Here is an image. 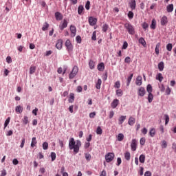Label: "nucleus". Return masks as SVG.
<instances>
[{
	"instance_id": "obj_1",
	"label": "nucleus",
	"mask_w": 176,
	"mask_h": 176,
	"mask_svg": "<svg viewBox=\"0 0 176 176\" xmlns=\"http://www.w3.org/2000/svg\"><path fill=\"white\" fill-rule=\"evenodd\" d=\"M82 146V142L80 140H76L75 141V139L74 138H71L69 140V148L70 151L74 150V153L75 155L76 153H79V149Z\"/></svg>"
},
{
	"instance_id": "obj_2",
	"label": "nucleus",
	"mask_w": 176,
	"mask_h": 176,
	"mask_svg": "<svg viewBox=\"0 0 176 176\" xmlns=\"http://www.w3.org/2000/svg\"><path fill=\"white\" fill-rule=\"evenodd\" d=\"M124 27L125 29H126V31H128V33L130 35H134L135 34V30L134 29V26L131 25L130 23H126L124 25Z\"/></svg>"
},
{
	"instance_id": "obj_3",
	"label": "nucleus",
	"mask_w": 176,
	"mask_h": 176,
	"mask_svg": "<svg viewBox=\"0 0 176 176\" xmlns=\"http://www.w3.org/2000/svg\"><path fill=\"white\" fill-rule=\"evenodd\" d=\"M79 72V67L78 66H74L72 69V71L69 74V79H74V76L78 75V72Z\"/></svg>"
},
{
	"instance_id": "obj_4",
	"label": "nucleus",
	"mask_w": 176,
	"mask_h": 176,
	"mask_svg": "<svg viewBox=\"0 0 176 176\" xmlns=\"http://www.w3.org/2000/svg\"><path fill=\"white\" fill-rule=\"evenodd\" d=\"M113 159H115V154L113 153H109L105 155L107 163H111Z\"/></svg>"
},
{
	"instance_id": "obj_5",
	"label": "nucleus",
	"mask_w": 176,
	"mask_h": 176,
	"mask_svg": "<svg viewBox=\"0 0 176 176\" xmlns=\"http://www.w3.org/2000/svg\"><path fill=\"white\" fill-rule=\"evenodd\" d=\"M65 47L69 53H70V52H72V50H74V45H72V43H71V41H69V39H67L66 41Z\"/></svg>"
},
{
	"instance_id": "obj_6",
	"label": "nucleus",
	"mask_w": 176,
	"mask_h": 176,
	"mask_svg": "<svg viewBox=\"0 0 176 176\" xmlns=\"http://www.w3.org/2000/svg\"><path fill=\"white\" fill-rule=\"evenodd\" d=\"M68 27V22L67 19H63V21L60 22L59 25V28L61 31L64 30V28H67Z\"/></svg>"
},
{
	"instance_id": "obj_7",
	"label": "nucleus",
	"mask_w": 176,
	"mask_h": 176,
	"mask_svg": "<svg viewBox=\"0 0 176 176\" xmlns=\"http://www.w3.org/2000/svg\"><path fill=\"white\" fill-rule=\"evenodd\" d=\"M146 93V91H145V88L141 87L138 89V95L140 97H144L145 96V94Z\"/></svg>"
},
{
	"instance_id": "obj_8",
	"label": "nucleus",
	"mask_w": 176,
	"mask_h": 176,
	"mask_svg": "<svg viewBox=\"0 0 176 176\" xmlns=\"http://www.w3.org/2000/svg\"><path fill=\"white\" fill-rule=\"evenodd\" d=\"M88 21H89V25H91L92 27L96 25V24H97V19L93 16L89 17Z\"/></svg>"
},
{
	"instance_id": "obj_9",
	"label": "nucleus",
	"mask_w": 176,
	"mask_h": 176,
	"mask_svg": "<svg viewBox=\"0 0 176 176\" xmlns=\"http://www.w3.org/2000/svg\"><path fill=\"white\" fill-rule=\"evenodd\" d=\"M131 148L133 152H135V151H137V140L135 139L132 140V142L131 144Z\"/></svg>"
},
{
	"instance_id": "obj_10",
	"label": "nucleus",
	"mask_w": 176,
	"mask_h": 176,
	"mask_svg": "<svg viewBox=\"0 0 176 176\" xmlns=\"http://www.w3.org/2000/svg\"><path fill=\"white\" fill-rule=\"evenodd\" d=\"M71 36L74 37L76 35V27L70 25Z\"/></svg>"
},
{
	"instance_id": "obj_11",
	"label": "nucleus",
	"mask_w": 176,
	"mask_h": 176,
	"mask_svg": "<svg viewBox=\"0 0 176 176\" xmlns=\"http://www.w3.org/2000/svg\"><path fill=\"white\" fill-rule=\"evenodd\" d=\"M129 6L131 10H135V6H137V3L135 0H131V1L129 2Z\"/></svg>"
},
{
	"instance_id": "obj_12",
	"label": "nucleus",
	"mask_w": 176,
	"mask_h": 176,
	"mask_svg": "<svg viewBox=\"0 0 176 176\" xmlns=\"http://www.w3.org/2000/svg\"><path fill=\"white\" fill-rule=\"evenodd\" d=\"M56 47L58 50H61V49H63V40L62 39H59L57 41V43L56 44Z\"/></svg>"
},
{
	"instance_id": "obj_13",
	"label": "nucleus",
	"mask_w": 176,
	"mask_h": 176,
	"mask_svg": "<svg viewBox=\"0 0 176 176\" xmlns=\"http://www.w3.org/2000/svg\"><path fill=\"white\" fill-rule=\"evenodd\" d=\"M168 23V19L166 16H163L161 18V25H166Z\"/></svg>"
},
{
	"instance_id": "obj_14",
	"label": "nucleus",
	"mask_w": 176,
	"mask_h": 176,
	"mask_svg": "<svg viewBox=\"0 0 176 176\" xmlns=\"http://www.w3.org/2000/svg\"><path fill=\"white\" fill-rule=\"evenodd\" d=\"M111 107L115 109V108H116V107H118V105H119V100L118 99H115L113 100V102H111Z\"/></svg>"
},
{
	"instance_id": "obj_15",
	"label": "nucleus",
	"mask_w": 176,
	"mask_h": 176,
	"mask_svg": "<svg viewBox=\"0 0 176 176\" xmlns=\"http://www.w3.org/2000/svg\"><path fill=\"white\" fill-rule=\"evenodd\" d=\"M135 83L137 86H141L142 85V76H138L136 78Z\"/></svg>"
},
{
	"instance_id": "obj_16",
	"label": "nucleus",
	"mask_w": 176,
	"mask_h": 176,
	"mask_svg": "<svg viewBox=\"0 0 176 176\" xmlns=\"http://www.w3.org/2000/svg\"><path fill=\"white\" fill-rule=\"evenodd\" d=\"M83 10H85V7L82 5L79 6L78 8V14L82 16L83 14Z\"/></svg>"
},
{
	"instance_id": "obj_17",
	"label": "nucleus",
	"mask_w": 176,
	"mask_h": 176,
	"mask_svg": "<svg viewBox=\"0 0 176 176\" xmlns=\"http://www.w3.org/2000/svg\"><path fill=\"white\" fill-rule=\"evenodd\" d=\"M166 10L168 13H171L174 10V5L173 4H169L166 7Z\"/></svg>"
},
{
	"instance_id": "obj_18",
	"label": "nucleus",
	"mask_w": 176,
	"mask_h": 176,
	"mask_svg": "<svg viewBox=\"0 0 176 176\" xmlns=\"http://www.w3.org/2000/svg\"><path fill=\"white\" fill-rule=\"evenodd\" d=\"M98 69L102 72L105 69V66L104 65V63H100L98 65Z\"/></svg>"
},
{
	"instance_id": "obj_19",
	"label": "nucleus",
	"mask_w": 176,
	"mask_h": 176,
	"mask_svg": "<svg viewBox=\"0 0 176 176\" xmlns=\"http://www.w3.org/2000/svg\"><path fill=\"white\" fill-rule=\"evenodd\" d=\"M68 101L70 103H72V102H74V101H75V94H74V93H71L69 94V98Z\"/></svg>"
},
{
	"instance_id": "obj_20",
	"label": "nucleus",
	"mask_w": 176,
	"mask_h": 176,
	"mask_svg": "<svg viewBox=\"0 0 176 176\" xmlns=\"http://www.w3.org/2000/svg\"><path fill=\"white\" fill-rule=\"evenodd\" d=\"M134 123H135V118L130 117L128 121V124H129V126H133Z\"/></svg>"
},
{
	"instance_id": "obj_21",
	"label": "nucleus",
	"mask_w": 176,
	"mask_h": 176,
	"mask_svg": "<svg viewBox=\"0 0 176 176\" xmlns=\"http://www.w3.org/2000/svg\"><path fill=\"white\" fill-rule=\"evenodd\" d=\"M126 120V116H122L118 119V124H123V122Z\"/></svg>"
},
{
	"instance_id": "obj_22",
	"label": "nucleus",
	"mask_w": 176,
	"mask_h": 176,
	"mask_svg": "<svg viewBox=\"0 0 176 176\" xmlns=\"http://www.w3.org/2000/svg\"><path fill=\"white\" fill-rule=\"evenodd\" d=\"M139 43L142 45V46H144V47H146V41H145V39H144V38L142 37V38H139Z\"/></svg>"
},
{
	"instance_id": "obj_23",
	"label": "nucleus",
	"mask_w": 176,
	"mask_h": 176,
	"mask_svg": "<svg viewBox=\"0 0 176 176\" xmlns=\"http://www.w3.org/2000/svg\"><path fill=\"white\" fill-rule=\"evenodd\" d=\"M102 83V81L101 80L100 78H99L96 84V89H98V90H100V89H101V85Z\"/></svg>"
},
{
	"instance_id": "obj_24",
	"label": "nucleus",
	"mask_w": 176,
	"mask_h": 176,
	"mask_svg": "<svg viewBox=\"0 0 176 176\" xmlns=\"http://www.w3.org/2000/svg\"><path fill=\"white\" fill-rule=\"evenodd\" d=\"M156 79L157 80H159V82H162L163 79H164L163 74H162V73H159L156 76Z\"/></svg>"
},
{
	"instance_id": "obj_25",
	"label": "nucleus",
	"mask_w": 176,
	"mask_h": 176,
	"mask_svg": "<svg viewBox=\"0 0 176 176\" xmlns=\"http://www.w3.org/2000/svg\"><path fill=\"white\" fill-rule=\"evenodd\" d=\"M124 159L128 161L130 160V159H131V154L130 153V152L126 151L124 153Z\"/></svg>"
},
{
	"instance_id": "obj_26",
	"label": "nucleus",
	"mask_w": 176,
	"mask_h": 176,
	"mask_svg": "<svg viewBox=\"0 0 176 176\" xmlns=\"http://www.w3.org/2000/svg\"><path fill=\"white\" fill-rule=\"evenodd\" d=\"M55 17L56 20H63V15L59 12L55 13Z\"/></svg>"
},
{
	"instance_id": "obj_27",
	"label": "nucleus",
	"mask_w": 176,
	"mask_h": 176,
	"mask_svg": "<svg viewBox=\"0 0 176 176\" xmlns=\"http://www.w3.org/2000/svg\"><path fill=\"white\" fill-rule=\"evenodd\" d=\"M158 69L161 72L164 69V63L163 61L158 64Z\"/></svg>"
},
{
	"instance_id": "obj_28",
	"label": "nucleus",
	"mask_w": 176,
	"mask_h": 176,
	"mask_svg": "<svg viewBox=\"0 0 176 176\" xmlns=\"http://www.w3.org/2000/svg\"><path fill=\"white\" fill-rule=\"evenodd\" d=\"M15 111L18 113H21V112H23V107H21L20 105L16 106L15 108Z\"/></svg>"
},
{
	"instance_id": "obj_29",
	"label": "nucleus",
	"mask_w": 176,
	"mask_h": 176,
	"mask_svg": "<svg viewBox=\"0 0 176 176\" xmlns=\"http://www.w3.org/2000/svg\"><path fill=\"white\" fill-rule=\"evenodd\" d=\"M150 27L152 30H156V20L155 19L152 20L151 25Z\"/></svg>"
},
{
	"instance_id": "obj_30",
	"label": "nucleus",
	"mask_w": 176,
	"mask_h": 176,
	"mask_svg": "<svg viewBox=\"0 0 176 176\" xmlns=\"http://www.w3.org/2000/svg\"><path fill=\"white\" fill-rule=\"evenodd\" d=\"M36 144H37L36 138H32V142H31L32 148L35 147V145H36Z\"/></svg>"
},
{
	"instance_id": "obj_31",
	"label": "nucleus",
	"mask_w": 176,
	"mask_h": 176,
	"mask_svg": "<svg viewBox=\"0 0 176 176\" xmlns=\"http://www.w3.org/2000/svg\"><path fill=\"white\" fill-rule=\"evenodd\" d=\"M117 140L120 142L124 140V135H123V133H119L117 136Z\"/></svg>"
},
{
	"instance_id": "obj_32",
	"label": "nucleus",
	"mask_w": 176,
	"mask_h": 176,
	"mask_svg": "<svg viewBox=\"0 0 176 176\" xmlns=\"http://www.w3.org/2000/svg\"><path fill=\"white\" fill-rule=\"evenodd\" d=\"M139 161L140 162V163H145V155H140L139 157Z\"/></svg>"
},
{
	"instance_id": "obj_33",
	"label": "nucleus",
	"mask_w": 176,
	"mask_h": 176,
	"mask_svg": "<svg viewBox=\"0 0 176 176\" xmlns=\"http://www.w3.org/2000/svg\"><path fill=\"white\" fill-rule=\"evenodd\" d=\"M149 134L151 137H155V135L156 134V131L155 130V128H152L150 131Z\"/></svg>"
},
{
	"instance_id": "obj_34",
	"label": "nucleus",
	"mask_w": 176,
	"mask_h": 176,
	"mask_svg": "<svg viewBox=\"0 0 176 176\" xmlns=\"http://www.w3.org/2000/svg\"><path fill=\"white\" fill-rule=\"evenodd\" d=\"M133 74H131L130 75V76L128 77L126 86H130V83H131V79H133Z\"/></svg>"
},
{
	"instance_id": "obj_35",
	"label": "nucleus",
	"mask_w": 176,
	"mask_h": 176,
	"mask_svg": "<svg viewBox=\"0 0 176 176\" xmlns=\"http://www.w3.org/2000/svg\"><path fill=\"white\" fill-rule=\"evenodd\" d=\"M147 100L148 101V102H152V101H153V94H148Z\"/></svg>"
},
{
	"instance_id": "obj_36",
	"label": "nucleus",
	"mask_w": 176,
	"mask_h": 176,
	"mask_svg": "<svg viewBox=\"0 0 176 176\" xmlns=\"http://www.w3.org/2000/svg\"><path fill=\"white\" fill-rule=\"evenodd\" d=\"M96 134H98V135H101V134H102V129H101V126H98L96 129Z\"/></svg>"
},
{
	"instance_id": "obj_37",
	"label": "nucleus",
	"mask_w": 176,
	"mask_h": 176,
	"mask_svg": "<svg viewBox=\"0 0 176 176\" xmlns=\"http://www.w3.org/2000/svg\"><path fill=\"white\" fill-rule=\"evenodd\" d=\"M164 118H165V125L167 126V124H168V122H170V117L168 116V115L165 114Z\"/></svg>"
},
{
	"instance_id": "obj_38",
	"label": "nucleus",
	"mask_w": 176,
	"mask_h": 176,
	"mask_svg": "<svg viewBox=\"0 0 176 176\" xmlns=\"http://www.w3.org/2000/svg\"><path fill=\"white\" fill-rule=\"evenodd\" d=\"M47 28H49V23H47V22H45L42 28V30L47 31Z\"/></svg>"
},
{
	"instance_id": "obj_39",
	"label": "nucleus",
	"mask_w": 176,
	"mask_h": 176,
	"mask_svg": "<svg viewBox=\"0 0 176 176\" xmlns=\"http://www.w3.org/2000/svg\"><path fill=\"white\" fill-rule=\"evenodd\" d=\"M159 49H160V43H158L156 46H155V54H157V56H158L159 54Z\"/></svg>"
},
{
	"instance_id": "obj_40",
	"label": "nucleus",
	"mask_w": 176,
	"mask_h": 176,
	"mask_svg": "<svg viewBox=\"0 0 176 176\" xmlns=\"http://www.w3.org/2000/svg\"><path fill=\"white\" fill-rule=\"evenodd\" d=\"M9 123H10V117H8L4 123V129H6V127H8V124H9Z\"/></svg>"
},
{
	"instance_id": "obj_41",
	"label": "nucleus",
	"mask_w": 176,
	"mask_h": 176,
	"mask_svg": "<svg viewBox=\"0 0 176 176\" xmlns=\"http://www.w3.org/2000/svg\"><path fill=\"white\" fill-rule=\"evenodd\" d=\"M116 94L118 97H122L123 96V91H122V89H118L116 91Z\"/></svg>"
},
{
	"instance_id": "obj_42",
	"label": "nucleus",
	"mask_w": 176,
	"mask_h": 176,
	"mask_svg": "<svg viewBox=\"0 0 176 176\" xmlns=\"http://www.w3.org/2000/svg\"><path fill=\"white\" fill-rule=\"evenodd\" d=\"M89 65L90 69H94V67H95L94 61L90 60L89 63Z\"/></svg>"
},
{
	"instance_id": "obj_43",
	"label": "nucleus",
	"mask_w": 176,
	"mask_h": 176,
	"mask_svg": "<svg viewBox=\"0 0 176 176\" xmlns=\"http://www.w3.org/2000/svg\"><path fill=\"white\" fill-rule=\"evenodd\" d=\"M36 67L35 66H31L30 68V74H32L35 72Z\"/></svg>"
},
{
	"instance_id": "obj_44",
	"label": "nucleus",
	"mask_w": 176,
	"mask_h": 176,
	"mask_svg": "<svg viewBox=\"0 0 176 176\" xmlns=\"http://www.w3.org/2000/svg\"><path fill=\"white\" fill-rule=\"evenodd\" d=\"M166 50H168V52H171V50H173V44L171 43L167 44Z\"/></svg>"
},
{
	"instance_id": "obj_45",
	"label": "nucleus",
	"mask_w": 176,
	"mask_h": 176,
	"mask_svg": "<svg viewBox=\"0 0 176 176\" xmlns=\"http://www.w3.org/2000/svg\"><path fill=\"white\" fill-rule=\"evenodd\" d=\"M146 91L148 94H152V85H148L146 87Z\"/></svg>"
},
{
	"instance_id": "obj_46",
	"label": "nucleus",
	"mask_w": 176,
	"mask_h": 176,
	"mask_svg": "<svg viewBox=\"0 0 176 176\" xmlns=\"http://www.w3.org/2000/svg\"><path fill=\"white\" fill-rule=\"evenodd\" d=\"M49 148V144L47 142H44L43 144V148L44 149V151L47 150Z\"/></svg>"
},
{
	"instance_id": "obj_47",
	"label": "nucleus",
	"mask_w": 176,
	"mask_h": 176,
	"mask_svg": "<svg viewBox=\"0 0 176 176\" xmlns=\"http://www.w3.org/2000/svg\"><path fill=\"white\" fill-rule=\"evenodd\" d=\"M108 28H109V26L107 24H104L103 25V27H102V31L104 32H107V31H108Z\"/></svg>"
},
{
	"instance_id": "obj_48",
	"label": "nucleus",
	"mask_w": 176,
	"mask_h": 176,
	"mask_svg": "<svg viewBox=\"0 0 176 176\" xmlns=\"http://www.w3.org/2000/svg\"><path fill=\"white\" fill-rule=\"evenodd\" d=\"M85 159H86V160H87V162H90V160H91V155H90L89 153H86Z\"/></svg>"
},
{
	"instance_id": "obj_49",
	"label": "nucleus",
	"mask_w": 176,
	"mask_h": 176,
	"mask_svg": "<svg viewBox=\"0 0 176 176\" xmlns=\"http://www.w3.org/2000/svg\"><path fill=\"white\" fill-rule=\"evenodd\" d=\"M50 156H51L52 162H54V160H56V153L52 152Z\"/></svg>"
},
{
	"instance_id": "obj_50",
	"label": "nucleus",
	"mask_w": 176,
	"mask_h": 176,
	"mask_svg": "<svg viewBox=\"0 0 176 176\" xmlns=\"http://www.w3.org/2000/svg\"><path fill=\"white\" fill-rule=\"evenodd\" d=\"M116 89H120V81H116L114 85Z\"/></svg>"
},
{
	"instance_id": "obj_51",
	"label": "nucleus",
	"mask_w": 176,
	"mask_h": 176,
	"mask_svg": "<svg viewBox=\"0 0 176 176\" xmlns=\"http://www.w3.org/2000/svg\"><path fill=\"white\" fill-rule=\"evenodd\" d=\"M85 9L87 10H90V1H87L85 4Z\"/></svg>"
},
{
	"instance_id": "obj_52",
	"label": "nucleus",
	"mask_w": 176,
	"mask_h": 176,
	"mask_svg": "<svg viewBox=\"0 0 176 176\" xmlns=\"http://www.w3.org/2000/svg\"><path fill=\"white\" fill-rule=\"evenodd\" d=\"M22 121H23V123H24L25 124H28V117L25 116L22 120Z\"/></svg>"
},
{
	"instance_id": "obj_53",
	"label": "nucleus",
	"mask_w": 176,
	"mask_h": 176,
	"mask_svg": "<svg viewBox=\"0 0 176 176\" xmlns=\"http://www.w3.org/2000/svg\"><path fill=\"white\" fill-rule=\"evenodd\" d=\"M129 19H133L134 17V13L132 11H129L128 13Z\"/></svg>"
},
{
	"instance_id": "obj_54",
	"label": "nucleus",
	"mask_w": 176,
	"mask_h": 176,
	"mask_svg": "<svg viewBox=\"0 0 176 176\" xmlns=\"http://www.w3.org/2000/svg\"><path fill=\"white\" fill-rule=\"evenodd\" d=\"M124 61L126 63V64H130L131 62V58L129 56H127L125 58Z\"/></svg>"
},
{
	"instance_id": "obj_55",
	"label": "nucleus",
	"mask_w": 176,
	"mask_h": 176,
	"mask_svg": "<svg viewBox=\"0 0 176 176\" xmlns=\"http://www.w3.org/2000/svg\"><path fill=\"white\" fill-rule=\"evenodd\" d=\"M166 94L167 96H170L171 94V89H170V87H168L166 89Z\"/></svg>"
},
{
	"instance_id": "obj_56",
	"label": "nucleus",
	"mask_w": 176,
	"mask_h": 176,
	"mask_svg": "<svg viewBox=\"0 0 176 176\" xmlns=\"http://www.w3.org/2000/svg\"><path fill=\"white\" fill-rule=\"evenodd\" d=\"M96 35V31H94L93 32L92 36H91L92 41H96L97 40V36Z\"/></svg>"
},
{
	"instance_id": "obj_57",
	"label": "nucleus",
	"mask_w": 176,
	"mask_h": 176,
	"mask_svg": "<svg viewBox=\"0 0 176 176\" xmlns=\"http://www.w3.org/2000/svg\"><path fill=\"white\" fill-rule=\"evenodd\" d=\"M76 40L77 43H80V42H82V37H80V36H77Z\"/></svg>"
},
{
	"instance_id": "obj_58",
	"label": "nucleus",
	"mask_w": 176,
	"mask_h": 176,
	"mask_svg": "<svg viewBox=\"0 0 176 176\" xmlns=\"http://www.w3.org/2000/svg\"><path fill=\"white\" fill-rule=\"evenodd\" d=\"M145 142H146V140H145V138H142L140 139V145H145Z\"/></svg>"
},
{
	"instance_id": "obj_59",
	"label": "nucleus",
	"mask_w": 176,
	"mask_h": 176,
	"mask_svg": "<svg viewBox=\"0 0 176 176\" xmlns=\"http://www.w3.org/2000/svg\"><path fill=\"white\" fill-rule=\"evenodd\" d=\"M162 148H167V142L166 140L162 141Z\"/></svg>"
},
{
	"instance_id": "obj_60",
	"label": "nucleus",
	"mask_w": 176,
	"mask_h": 176,
	"mask_svg": "<svg viewBox=\"0 0 176 176\" xmlns=\"http://www.w3.org/2000/svg\"><path fill=\"white\" fill-rule=\"evenodd\" d=\"M6 61H7L8 64L12 63V57L8 56V57L6 58Z\"/></svg>"
},
{
	"instance_id": "obj_61",
	"label": "nucleus",
	"mask_w": 176,
	"mask_h": 176,
	"mask_svg": "<svg viewBox=\"0 0 176 176\" xmlns=\"http://www.w3.org/2000/svg\"><path fill=\"white\" fill-rule=\"evenodd\" d=\"M160 91L162 92L164 91V90H166V88L164 87V85L162 84L161 85H160Z\"/></svg>"
},
{
	"instance_id": "obj_62",
	"label": "nucleus",
	"mask_w": 176,
	"mask_h": 176,
	"mask_svg": "<svg viewBox=\"0 0 176 176\" xmlns=\"http://www.w3.org/2000/svg\"><path fill=\"white\" fill-rule=\"evenodd\" d=\"M144 176H152V173L151 171H146L144 173Z\"/></svg>"
},
{
	"instance_id": "obj_63",
	"label": "nucleus",
	"mask_w": 176,
	"mask_h": 176,
	"mask_svg": "<svg viewBox=\"0 0 176 176\" xmlns=\"http://www.w3.org/2000/svg\"><path fill=\"white\" fill-rule=\"evenodd\" d=\"M6 170L3 169L1 170V174L0 176H6Z\"/></svg>"
},
{
	"instance_id": "obj_64",
	"label": "nucleus",
	"mask_w": 176,
	"mask_h": 176,
	"mask_svg": "<svg viewBox=\"0 0 176 176\" xmlns=\"http://www.w3.org/2000/svg\"><path fill=\"white\" fill-rule=\"evenodd\" d=\"M100 176H107V171L102 170Z\"/></svg>"
}]
</instances>
